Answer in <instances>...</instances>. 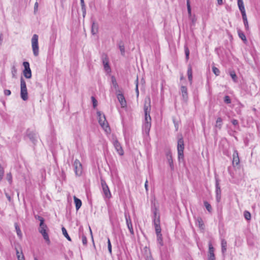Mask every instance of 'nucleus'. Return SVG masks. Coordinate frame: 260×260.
<instances>
[{"label":"nucleus","mask_w":260,"mask_h":260,"mask_svg":"<svg viewBox=\"0 0 260 260\" xmlns=\"http://www.w3.org/2000/svg\"><path fill=\"white\" fill-rule=\"evenodd\" d=\"M180 93L182 95L183 100L186 102L188 100V92L187 87L182 85L180 88Z\"/></svg>","instance_id":"nucleus-17"},{"label":"nucleus","mask_w":260,"mask_h":260,"mask_svg":"<svg viewBox=\"0 0 260 260\" xmlns=\"http://www.w3.org/2000/svg\"><path fill=\"white\" fill-rule=\"evenodd\" d=\"M38 36L34 34L31 38V46L34 55L38 56L39 55Z\"/></svg>","instance_id":"nucleus-3"},{"label":"nucleus","mask_w":260,"mask_h":260,"mask_svg":"<svg viewBox=\"0 0 260 260\" xmlns=\"http://www.w3.org/2000/svg\"><path fill=\"white\" fill-rule=\"evenodd\" d=\"M91 100L92 102L93 107L95 108L97 106V101L94 97L91 96Z\"/></svg>","instance_id":"nucleus-51"},{"label":"nucleus","mask_w":260,"mask_h":260,"mask_svg":"<svg viewBox=\"0 0 260 260\" xmlns=\"http://www.w3.org/2000/svg\"><path fill=\"white\" fill-rule=\"evenodd\" d=\"M184 148V140L183 138L178 139L177 142V151H183Z\"/></svg>","instance_id":"nucleus-21"},{"label":"nucleus","mask_w":260,"mask_h":260,"mask_svg":"<svg viewBox=\"0 0 260 260\" xmlns=\"http://www.w3.org/2000/svg\"><path fill=\"white\" fill-rule=\"evenodd\" d=\"M151 126V121H144L142 126V130L143 134L148 136L149 135V132L150 130Z\"/></svg>","instance_id":"nucleus-14"},{"label":"nucleus","mask_w":260,"mask_h":260,"mask_svg":"<svg viewBox=\"0 0 260 260\" xmlns=\"http://www.w3.org/2000/svg\"><path fill=\"white\" fill-rule=\"evenodd\" d=\"M223 125V120L222 119L219 117L217 118L216 123L215 124V127L218 128L219 130L221 129L222 126Z\"/></svg>","instance_id":"nucleus-24"},{"label":"nucleus","mask_w":260,"mask_h":260,"mask_svg":"<svg viewBox=\"0 0 260 260\" xmlns=\"http://www.w3.org/2000/svg\"><path fill=\"white\" fill-rule=\"evenodd\" d=\"M82 243L84 245H87V238H86V237L83 234L82 236Z\"/></svg>","instance_id":"nucleus-49"},{"label":"nucleus","mask_w":260,"mask_h":260,"mask_svg":"<svg viewBox=\"0 0 260 260\" xmlns=\"http://www.w3.org/2000/svg\"><path fill=\"white\" fill-rule=\"evenodd\" d=\"M153 223L155 226L156 234H161V230L160 226L159 215L157 217V212L156 210L153 212Z\"/></svg>","instance_id":"nucleus-4"},{"label":"nucleus","mask_w":260,"mask_h":260,"mask_svg":"<svg viewBox=\"0 0 260 260\" xmlns=\"http://www.w3.org/2000/svg\"><path fill=\"white\" fill-rule=\"evenodd\" d=\"M38 7V2H36V3L35 4V6H34V10H35V11L36 10H37Z\"/></svg>","instance_id":"nucleus-59"},{"label":"nucleus","mask_w":260,"mask_h":260,"mask_svg":"<svg viewBox=\"0 0 260 260\" xmlns=\"http://www.w3.org/2000/svg\"><path fill=\"white\" fill-rule=\"evenodd\" d=\"M178 159L180 160L181 158H183L184 154L183 151H178Z\"/></svg>","instance_id":"nucleus-52"},{"label":"nucleus","mask_w":260,"mask_h":260,"mask_svg":"<svg viewBox=\"0 0 260 260\" xmlns=\"http://www.w3.org/2000/svg\"><path fill=\"white\" fill-rule=\"evenodd\" d=\"M20 96L24 101L28 100V92L26 82L22 77L20 78Z\"/></svg>","instance_id":"nucleus-2"},{"label":"nucleus","mask_w":260,"mask_h":260,"mask_svg":"<svg viewBox=\"0 0 260 260\" xmlns=\"http://www.w3.org/2000/svg\"><path fill=\"white\" fill-rule=\"evenodd\" d=\"M15 227L16 231L18 236L20 238H21L22 237V233H21V230H20L19 226H18V225L17 224V223H15Z\"/></svg>","instance_id":"nucleus-36"},{"label":"nucleus","mask_w":260,"mask_h":260,"mask_svg":"<svg viewBox=\"0 0 260 260\" xmlns=\"http://www.w3.org/2000/svg\"><path fill=\"white\" fill-rule=\"evenodd\" d=\"M224 102L227 104L231 103V100L229 95H225L223 99Z\"/></svg>","instance_id":"nucleus-42"},{"label":"nucleus","mask_w":260,"mask_h":260,"mask_svg":"<svg viewBox=\"0 0 260 260\" xmlns=\"http://www.w3.org/2000/svg\"><path fill=\"white\" fill-rule=\"evenodd\" d=\"M108 249L109 252V253L111 254H112V245L110 240V239L108 238Z\"/></svg>","instance_id":"nucleus-44"},{"label":"nucleus","mask_w":260,"mask_h":260,"mask_svg":"<svg viewBox=\"0 0 260 260\" xmlns=\"http://www.w3.org/2000/svg\"><path fill=\"white\" fill-rule=\"evenodd\" d=\"M145 121H151L150 112L145 113Z\"/></svg>","instance_id":"nucleus-39"},{"label":"nucleus","mask_w":260,"mask_h":260,"mask_svg":"<svg viewBox=\"0 0 260 260\" xmlns=\"http://www.w3.org/2000/svg\"><path fill=\"white\" fill-rule=\"evenodd\" d=\"M244 25L246 30L249 29L248 22L246 16V14H242Z\"/></svg>","instance_id":"nucleus-30"},{"label":"nucleus","mask_w":260,"mask_h":260,"mask_svg":"<svg viewBox=\"0 0 260 260\" xmlns=\"http://www.w3.org/2000/svg\"><path fill=\"white\" fill-rule=\"evenodd\" d=\"M6 178L9 183L11 184L12 182V176L10 173L7 174Z\"/></svg>","instance_id":"nucleus-45"},{"label":"nucleus","mask_w":260,"mask_h":260,"mask_svg":"<svg viewBox=\"0 0 260 260\" xmlns=\"http://www.w3.org/2000/svg\"><path fill=\"white\" fill-rule=\"evenodd\" d=\"M148 182L147 180H146V181H145V188L146 190H148Z\"/></svg>","instance_id":"nucleus-56"},{"label":"nucleus","mask_w":260,"mask_h":260,"mask_svg":"<svg viewBox=\"0 0 260 260\" xmlns=\"http://www.w3.org/2000/svg\"><path fill=\"white\" fill-rule=\"evenodd\" d=\"M11 92L9 89H5L4 90V94L5 95H7V96L10 95L11 94Z\"/></svg>","instance_id":"nucleus-53"},{"label":"nucleus","mask_w":260,"mask_h":260,"mask_svg":"<svg viewBox=\"0 0 260 260\" xmlns=\"http://www.w3.org/2000/svg\"><path fill=\"white\" fill-rule=\"evenodd\" d=\"M240 163V159L239 157L238 152L237 150L234 151L233 155V165L237 166Z\"/></svg>","instance_id":"nucleus-19"},{"label":"nucleus","mask_w":260,"mask_h":260,"mask_svg":"<svg viewBox=\"0 0 260 260\" xmlns=\"http://www.w3.org/2000/svg\"><path fill=\"white\" fill-rule=\"evenodd\" d=\"M98 31V25L94 21L92 23L91 33L92 35H95Z\"/></svg>","instance_id":"nucleus-29"},{"label":"nucleus","mask_w":260,"mask_h":260,"mask_svg":"<svg viewBox=\"0 0 260 260\" xmlns=\"http://www.w3.org/2000/svg\"><path fill=\"white\" fill-rule=\"evenodd\" d=\"M221 251L222 254H224L226 251V246H227V242L225 240L222 239L221 242Z\"/></svg>","instance_id":"nucleus-31"},{"label":"nucleus","mask_w":260,"mask_h":260,"mask_svg":"<svg viewBox=\"0 0 260 260\" xmlns=\"http://www.w3.org/2000/svg\"><path fill=\"white\" fill-rule=\"evenodd\" d=\"M4 171L3 168L0 164V181H1L3 178Z\"/></svg>","instance_id":"nucleus-48"},{"label":"nucleus","mask_w":260,"mask_h":260,"mask_svg":"<svg viewBox=\"0 0 260 260\" xmlns=\"http://www.w3.org/2000/svg\"><path fill=\"white\" fill-rule=\"evenodd\" d=\"M16 250L17 257V258H19V255H20V254L19 253V251L17 249H16Z\"/></svg>","instance_id":"nucleus-60"},{"label":"nucleus","mask_w":260,"mask_h":260,"mask_svg":"<svg viewBox=\"0 0 260 260\" xmlns=\"http://www.w3.org/2000/svg\"><path fill=\"white\" fill-rule=\"evenodd\" d=\"M148 102L145 101V103L144 106V112H150L151 110V106H150V99L149 98L148 100Z\"/></svg>","instance_id":"nucleus-25"},{"label":"nucleus","mask_w":260,"mask_h":260,"mask_svg":"<svg viewBox=\"0 0 260 260\" xmlns=\"http://www.w3.org/2000/svg\"><path fill=\"white\" fill-rule=\"evenodd\" d=\"M237 32L239 37L243 41L244 43H246L247 39L244 33L240 29H238Z\"/></svg>","instance_id":"nucleus-28"},{"label":"nucleus","mask_w":260,"mask_h":260,"mask_svg":"<svg viewBox=\"0 0 260 260\" xmlns=\"http://www.w3.org/2000/svg\"><path fill=\"white\" fill-rule=\"evenodd\" d=\"M111 82L112 84L113 87L115 89L116 93L120 92V91L118 89L119 86L117 83L116 79L114 76H112L111 77Z\"/></svg>","instance_id":"nucleus-22"},{"label":"nucleus","mask_w":260,"mask_h":260,"mask_svg":"<svg viewBox=\"0 0 260 260\" xmlns=\"http://www.w3.org/2000/svg\"><path fill=\"white\" fill-rule=\"evenodd\" d=\"M187 74L189 83L191 85L192 83V67L190 64L188 65Z\"/></svg>","instance_id":"nucleus-20"},{"label":"nucleus","mask_w":260,"mask_h":260,"mask_svg":"<svg viewBox=\"0 0 260 260\" xmlns=\"http://www.w3.org/2000/svg\"><path fill=\"white\" fill-rule=\"evenodd\" d=\"M216 182H215V186H216V199L217 202H219L221 200V191L219 186V180L217 178H215Z\"/></svg>","instance_id":"nucleus-11"},{"label":"nucleus","mask_w":260,"mask_h":260,"mask_svg":"<svg viewBox=\"0 0 260 260\" xmlns=\"http://www.w3.org/2000/svg\"><path fill=\"white\" fill-rule=\"evenodd\" d=\"M212 71L215 75H216V76L219 75L220 71L217 68H216L214 66L213 67H212Z\"/></svg>","instance_id":"nucleus-41"},{"label":"nucleus","mask_w":260,"mask_h":260,"mask_svg":"<svg viewBox=\"0 0 260 260\" xmlns=\"http://www.w3.org/2000/svg\"><path fill=\"white\" fill-rule=\"evenodd\" d=\"M61 230L63 236L69 241H71V238L68 234V232L64 227H62Z\"/></svg>","instance_id":"nucleus-35"},{"label":"nucleus","mask_w":260,"mask_h":260,"mask_svg":"<svg viewBox=\"0 0 260 260\" xmlns=\"http://www.w3.org/2000/svg\"><path fill=\"white\" fill-rule=\"evenodd\" d=\"M6 197L7 198V199H8L9 201H10L11 200V197L10 196H9L7 193L6 194Z\"/></svg>","instance_id":"nucleus-63"},{"label":"nucleus","mask_w":260,"mask_h":260,"mask_svg":"<svg viewBox=\"0 0 260 260\" xmlns=\"http://www.w3.org/2000/svg\"><path fill=\"white\" fill-rule=\"evenodd\" d=\"M97 114L99 117V123L101 125V126L104 129H105L106 131H107V128H109L110 129L108 122L105 117V115L104 114L102 115L100 111H98Z\"/></svg>","instance_id":"nucleus-5"},{"label":"nucleus","mask_w":260,"mask_h":260,"mask_svg":"<svg viewBox=\"0 0 260 260\" xmlns=\"http://www.w3.org/2000/svg\"><path fill=\"white\" fill-rule=\"evenodd\" d=\"M184 79V78L183 76V75H182V76H181V77H180V80H183V79Z\"/></svg>","instance_id":"nucleus-64"},{"label":"nucleus","mask_w":260,"mask_h":260,"mask_svg":"<svg viewBox=\"0 0 260 260\" xmlns=\"http://www.w3.org/2000/svg\"><path fill=\"white\" fill-rule=\"evenodd\" d=\"M74 200L76 210L78 211L82 205V201L80 199L77 198L75 196L74 197Z\"/></svg>","instance_id":"nucleus-26"},{"label":"nucleus","mask_w":260,"mask_h":260,"mask_svg":"<svg viewBox=\"0 0 260 260\" xmlns=\"http://www.w3.org/2000/svg\"><path fill=\"white\" fill-rule=\"evenodd\" d=\"M23 66L24 68L23 71L24 76L27 79H30L31 78V71L29 67V63L27 61H24L23 62Z\"/></svg>","instance_id":"nucleus-8"},{"label":"nucleus","mask_w":260,"mask_h":260,"mask_svg":"<svg viewBox=\"0 0 260 260\" xmlns=\"http://www.w3.org/2000/svg\"><path fill=\"white\" fill-rule=\"evenodd\" d=\"M75 173L77 176H80L82 173V165L80 161L76 159L73 163Z\"/></svg>","instance_id":"nucleus-6"},{"label":"nucleus","mask_w":260,"mask_h":260,"mask_svg":"<svg viewBox=\"0 0 260 260\" xmlns=\"http://www.w3.org/2000/svg\"><path fill=\"white\" fill-rule=\"evenodd\" d=\"M198 222L199 226L200 228L203 229V226H204V225L203 222L202 221V219L201 218H198Z\"/></svg>","instance_id":"nucleus-47"},{"label":"nucleus","mask_w":260,"mask_h":260,"mask_svg":"<svg viewBox=\"0 0 260 260\" xmlns=\"http://www.w3.org/2000/svg\"><path fill=\"white\" fill-rule=\"evenodd\" d=\"M114 146L117 152V153L120 155L122 156L124 154V151L122 148V146L120 143L118 142L117 140H115L113 142Z\"/></svg>","instance_id":"nucleus-16"},{"label":"nucleus","mask_w":260,"mask_h":260,"mask_svg":"<svg viewBox=\"0 0 260 260\" xmlns=\"http://www.w3.org/2000/svg\"><path fill=\"white\" fill-rule=\"evenodd\" d=\"M167 159L170 169L172 171L174 170V166L173 164L172 152L170 150H168L166 153Z\"/></svg>","instance_id":"nucleus-12"},{"label":"nucleus","mask_w":260,"mask_h":260,"mask_svg":"<svg viewBox=\"0 0 260 260\" xmlns=\"http://www.w3.org/2000/svg\"><path fill=\"white\" fill-rule=\"evenodd\" d=\"M21 259H19V258H18V260H25L24 256L22 252H21Z\"/></svg>","instance_id":"nucleus-57"},{"label":"nucleus","mask_w":260,"mask_h":260,"mask_svg":"<svg viewBox=\"0 0 260 260\" xmlns=\"http://www.w3.org/2000/svg\"><path fill=\"white\" fill-rule=\"evenodd\" d=\"M38 231L43 237V238L45 240L47 244L49 245L50 244V240L48 233V232L49 231V228H48L46 224H45V223H43V222L42 223H40Z\"/></svg>","instance_id":"nucleus-1"},{"label":"nucleus","mask_w":260,"mask_h":260,"mask_svg":"<svg viewBox=\"0 0 260 260\" xmlns=\"http://www.w3.org/2000/svg\"><path fill=\"white\" fill-rule=\"evenodd\" d=\"M136 91L137 94V96H139V89H138V79H137V84H136Z\"/></svg>","instance_id":"nucleus-55"},{"label":"nucleus","mask_w":260,"mask_h":260,"mask_svg":"<svg viewBox=\"0 0 260 260\" xmlns=\"http://www.w3.org/2000/svg\"><path fill=\"white\" fill-rule=\"evenodd\" d=\"M217 3L219 5H222L223 3V0H217Z\"/></svg>","instance_id":"nucleus-58"},{"label":"nucleus","mask_w":260,"mask_h":260,"mask_svg":"<svg viewBox=\"0 0 260 260\" xmlns=\"http://www.w3.org/2000/svg\"><path fill=\"white\" fill-rule=\"evenodd\" d=\"M17 70L15 67H13L12 69V73L13 74V77H14L15 76V74L16 73Z\"/></svg>","instance_id":"nucleus-54"},{"label":"nucleus","mask_w":260,"mask_h":260,"mask_svg":"<svg viewBox=\"0 0 260 260\" xmlns=\"http://www.w3.org/2000/svg\"><path fill=\"white\" fill-rule=\"evenodd\" d=\"M204 205L206 207V209L208 210V211L211 213L212 211V208L211 205L206 201H204Z\"/></svg>","instance_id":"nucleus-34"},{"label":"nucleus","mask_w":260,"mask_h":260,"mask_svg":"<svg viewBox=\"0 0 260 260\" xmlns=\"http://www.w3.org/2000/svg\"><path fill=\"white\" fill-rule=\"evenodd\" d=\"M35 217L36 219H38L40 221V223H42V222H43V223H45V219L42 216L37 215L35 216Z\"/></svg>","instance_id":"nucleus-43"},{"label":"nucleus","mask_w":260,"mask_h":260,"mask_svg":"<svg viewBox=\"0 0 260 260\" xmlns=\"http://www.w3.org/2000/svg\"><path fill=\"white\" fill-rule=\"evenodd\" d=\"M101 182L105 197L107 199H110L111 197V194L106 181L103 179H101Z\"/></svg>","instance_id":"nucleus-9"},{"label":"nucleus","mask_w":260,"mask_h":260,"mask_svg":"<svg viewBox=\"0 0 260 260\" xmlns=\"http://www.w3.org/2000/svg\"><path fill=\"white\" fill-rule=\"evenodd\" d=\"M2 40H3V34H0V45L2 44Z\"/></svg>","instance_id":"nucleus-62"},{"label":"nucleus","mask_w":260,"mask_h":260,"mask_svg":"<svg viewBox=\"0 0 260 260\" xmlns=\"http://www.w3.org/2000/svg\"><path fill=\"white\" fill-rule=\"evenodd\" d=\"M89 229L90 233V235H91V237L92 241V242H93V236H92V233L91 230V229H90V227H89Z\"/></svg>","instance_id":"nucleus-61"},{"label":"nucleus","mask_w":260,"mask_h":260,"mask_svg":"<svg viewBox=\"0 0 260 260\" xmlns=\"http://www.w3.org/2000/svg\"><path fill=\"white\" fill-rule=\"evenodd\" d=\"M244 218L247 220H250L251 219V214L248 211H245L244 212Z\"/></svg>","instance_id":"nucleus-38"},{"label":"nucleus","mask_w":260,"mask_h":260,"mask_svg":"<svg viewBox=\"0 0 260 260\" xmlns=\"http://www.w3.org/2000/svg\"><path fill=\"white\" fill-rule=\"evenodd\" d=\"M117 98L119 101V102L120 104V105L122 108H125L126 107V101L125 100V99L124 96L123 94H122L121 92H117Z\"/></svg>","instance_id":"nucleus-15"},{"label":"nucleus","mask_w":260,"mask_h":260,"mask_svg":"<svg viewBox=\"0 0 260 260\" xmlns=\"http://www.w3.org/2000/svg\"><path fill=\"white\" fill-rule=\"evenodd\" d=\"M156 237L157 243L160 247L164 245L162 234H157L156 235Z\"/></svg>","instance_id":"nucleus-32"},{"label":"nucleus","mask_w":260,"mask_h":260,"mask_svg":"<svg viewBox=\"0 0 260 260\" xmlns=\"http://www.w3.org/2000/svg\"><path fill=\"white\" fill-rule=\"evenodd\" d=\"M118 48L120 51V52H121V54L122 55V56H124L125 55V48H124V43L122 41H120L118 42Z\"/></svg>","instance_id":"nucleus-27"},{"label":"nucleus","mask_w":260,"mask_h":260,"mask_svg":"<svg viewBox=\"0 0 260 260\" xmlns=\"http://www.w3.org/2000/svg\"><path fill=\"white\" fill-rule=\"evenodd\" d=\"M232 123L235 126H238V127H239V122L237 119H233L231 120Z\"/></svg>","instance_id":"nucleus-50"},{"label":"nucleus","mask_w":260,"mask_h":260,"mask_svg":"<svg viewBox=\"0 0 260 260\" xmlns=\"http://www.w3.org/2000/svg\"><path fill=\"white\" fill-rule=\"evenodd\" d=\"M209 251L208 253V260H215V256L214 254L215 249L213 247L211 242L208 244Z\"/></svg>","instance_id":"nucleus-13"},{"label":"nucleus","mask_w":260,"mask_h":260,"mask_svg":"<svg viewBox=\"0 0 260 260\" xmlns=\"http://www.w3.org/2000/svg\"><path fill=\"white\" fill-rule=\"evenodd\" d=\"M238 6L241 14H246L243 0H237Z\"/></svg>","instance_id":"nucleus-23"},{"label":"nucleus","mask_w":260,"mask_h":260,"mask_svg":"<svg viewBox=\"0 0 260 260\" xmlns=\"http://www.w3.org/2000/svg\"><path fill=\"white\" fill-rule=\"evenodd\" d=\"M230 76L234 81L236 82L237 79V75L234 71L230 72Z\"/></svg>","instance_id":"nucleus-40"},{"label":"nucleus","mask_w":260,"mask_h":260,"mask_svg":"<svg viewBox=\"0 0 260 260\" xmlns=\"http://www.w3.org/2000/svg\"><path fill=\"white\" fill-rule=\"evenodd\" d=\"M26 135L31 142L34 144H36L38 138V134L34 131H31L29 128H28L26 132Z\"/></svg>","instance_id":"nucleus-7"},{"label":"nucleus","mask_w":260,"mask_h":260,"mask_svg":"<svg viewBox=\"0 0 260 260\" xmlns=\"http://www.w3.org/2000/svg\"><path fill=\"white\" fill-rule=\"evenodd\" d=\"M186 3L188 13L189 15H191V7L190 5L189 0H187Z\"/></svg>","instance_id":"nucleus-46"},{"label":"nucleus","mask_w":260,"mask_h":260,"mask_svg":"<svg viewBox=\"0 0 260 260\" xmlns=\"http://www.w3.org/2000/svg\"><path fill=\"white\" fill-rule=\"evenodd\" d=\"M184 51L185 54V59L186 61H188L189 56V50L187 46H184Z\"/></svg>","instance_id":"nucleus-37"},{"label":"nucleus","mask_w":260,"mask_h":260,"mask_svg":"<svg viewBox=\"0 0 260 260\" xmlns=\"http://www.w3.org/2000/svg\"><path fill=\"white\" fill-rule=\"evenodd\" d=\"M81 10L82 11L83 17H85L86 15V8L84 0H80Z\"/></svg>","instance_id":"nucleus-33"},{"label":"nucleus","mask_w":260,"mask_h":260,"mask_svg":"<svg viewBox=\"0 0 260 260\" xmlns=\"http://www.w3.org/2000/svg\"><path fill=\"white\" fill-rule=\"evenodd\" d=\"M104 67L106 71L108 73L111 72V68L109 63V58L106 54L103 53L101 56Z\"/></svg>","instance_id":"nucleus-10"},{"label":"nucleus","mask_w":260,"mask_h":260,"mask_svg":"<svg viewBox=\"0 0 260 260\" xmlns=\"http://www.w3.org/2000/svg\"><path fill=\"white\" fill-rule=\"evenodd\" d=\"M125 217L127 226L131 234L132 235H134V230L133 228V225H132L131 217L129 215L127 216V215L126 214H125Z\"/></svg>","instance_id":"nucleus-18"}]
</instances>
